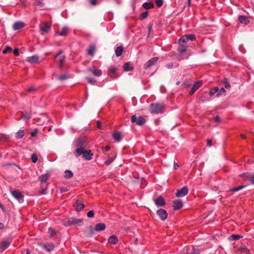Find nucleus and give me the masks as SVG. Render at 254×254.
<instances>
[{
  "label": "nucleus",
  "mask_w": 254,
  "mask_h": 254,
  "mask_svg": "<svg viewBox=\"0 0 254 254\" xmlns=\"http://www.w3.org/2000/svg\"><path fill=\"white\" fill-rule=\"evenodd\" d=\"M165 105L163 103H154L149 105V111L152 114H162L164 112Z\"/></svg>",
  "instance_id": "obj_1"
},
{
  "label": "nucleus",
  "mask_w": 254,
  "mask_h": 254,
  "mask_svg": "<svg viewBox=\"0 0 254 254\" xmlns=\"http://www.w3.org/2000/svg\"><path fill=\"white\" fill-rule=\"evenodd\" d=\"M63 225L65 226H69L71 225L81 226L83 225V220L81 219L76 218L75 217L67 218L63 220Z\"/></svg>",
  "instance_id": "obj_2"
},
{
  "label": "nucleus",
  "mask_w": 254,
  "mask_h": 254,
  "mask_svg": "<svg viewBox=\"0 0 254 254\" xmlns=\"http://www.w3.org/2000/svg\"><path fill=\"white\" fill-rule=\"evenodd\" d=\"M87 145L86 140L82 138H78L75 141V146L76 149L74 152V155L78 154V151L80 152L85 149Z\"/></svg>",
  "instance_id": "obj_3"
},
{
  "label": "nucleus",
  "mask_w": 254,
  "mask_h": 254,
  "mask_svg": "<svg viewBox=\"0 0 254 254\" xmlns=\"http://www.w3.org/2000/svg\"><path fill=\"white\" fill-rule=\"evenodd\" d=\"M80 155H82V157L86 160L89 161L92 159V156L93 155V153H92L91 150H87L86 149L78 152V154L75 155L76 157H78Z\"/></svg>",
  "instance_id": "obj_4"
},
{
  "label": "nucleus",
  "mask_w": 254,
  "mask_h": 254,
  "mask_svg": "<svg viewBox=\"0 0 254 254\" xmlns=\"http://www.w3.org/2000/svg\"><path fill=\"white\" fill-rule=\"evenodd\" d=\"M146 119L142 116H139L138 118L134 115L131 117V122L135 123L138 126H142L146 122Z\"/></svg>",
  "instance_id": "obj_5"
},
{
  "label": "nucleus",
  "mask_w": 254,
  "mask_h": 254,
  "mask_svg": "<svg viewBox=\"0 0 254 254\" xmlns=\"http://www.w3.org/2000/svg\"><path fill=\"white\" fill-rule=\"evenodd\" d=\"M17 116H19V119H17V121L21 119L27 121L31 118V112L30 111H19L17 113Z\"/></svg>",
  "instance_id": "obj_6"
},
{
  "label": "nucleus",
  "mask_w": 254,
  "mask_h": 254,
  "mask_svg": "<svg viewBox=\"0 0 254 254\" xmlns=\"http://www.w3.org/2000/svg\"><path fill=\"white\" fill-rule=\"evenodd\" d=\"M189 192V188L187 186H184L182 189L177 190L176 196L178 197H182L186 195Z\"/></svg>",
  "instance_id": "obj_7"
},
{
  "label": "nucleus",
  "mask_w": 254,
  "mask_h": 254,
  "mask_svg": "<svg viewBox=\"0 0 254 254\" xmlns=\"http://www.w3.org/2000/svg\"><path fill=\"white\" fill-rule=\"evenodd\" d=\"M117 68L115 66H111L108 70V75L113 78H117L119 76L117 73Z\"/></svg>",
  "instance_id": "obj_8"
},
{
  "label": "nucleus",
  "mask_w": 254,
  "mask_h": 254,
  "mask_svg": "<svg viewBox=\"0 0 254 254\" xmlns=\"http://www.w3.org/2000/svg\"><path fill=\"white\" fill-rule=\"evenodd\" d=\"M153 201L157 207H162L165 206L166 204L164 198L161 195L153 199Z\"/></svg>",
  "instance_id": "obj_9"
},
{
  "label": "nucleus",
  "mask_w": 254,
  "mask_h": 254,
  "mask_svg": "<svg viewBox=\"0 0 254 254\" xmlns=\"http://www.w3.org/2000/svg\"><path fill=\"white\" fill-rule=\"evenodd\" d=\"M158 60V57H153L143 65L145 69L149 68L150 67L155 65Z\"/></svg>",
  "instance_id": "obj_10"
},
{
  "label": "nucleus",
  "mask_w": 254,
  "mask_h": 254,
  "mask_svg": "<svg viewBox=\"0 0 254 254\" xmlns=\"http://www.w3.org/2000/svg\"><path fill=\"white\" fill-rule=\"evenodd\" d=\"M239 177L244 178L246 180H249L252 184H254V174L249 173H245L240 174Z\"/></svg>",
  "instance_id": "obj_11"
},
{
  "label": "nucleus",
  "mask_w": 254,
  "mask_h": 254,
  "mask_svg": "<svg viewBox=\"0 0 254 254\" xmlns=\"http://www.w3.org/2000/svg\"><path fill=\"white\" fill-rule=\"evenodd\" d=\"M88 70L96 77H100L102 74V70L97 68L96 66H94L89 68Z\"/></svg>",
  "instance_id": "obj_12"
},
{
  "label": "nucleus",
  "mask_w": 254,
  "mask_h": 254,
  "mask_svg": "<svg viewBox=\"0 0 254 254\" xmlns=\"http://www.w3.org/2000/svg\"><path fill=\"white\" fill-rule=\"evenodd\" d=\"M156 213L159 217L160 219L163 221L165 220L167 218L168 213L166 210L163 209H159L157 211Z\"/></svg>",
  "instance_id": "obj_13"
},
{
  "label": "nucleus",
  "mask_w": 254,
  "mask_h": 254,
  "mask_svg": "<svg viewBox=\"0 0 254 254\" xmlns=\"http://www.w3.org/2000/svg\"><path fill=\"white\" fill-rule=\"evenodd\" d=\"M73 206L76 211L79 212L81 211L84 207V203L80 200H77L73 204Z\"/></svg>",
  "instance_id": "obj_14"
},
{
  "label": "nucleus",
  "mask_w": 254,
  "mask_h": 254,
  "mask_svg": "<svg viewBox=\"0 0 254 254\" xmlns=\"http://www.w3.org/2000/svg\"><path fill=\"white\" fill-rule=\"evenodd\" d=\"M202 84V81L201 80H197L196 82H194L192 87L191 88V90L189 92V95H192L195 91L197 90L200 85Z\"/></svg>",
  "instance_id": "obj_15"
},
{
  "label": "nucleus",
  "mask_w": 254,
  "mask_h": 254,
  "mask_svg": "<svg viewBox=\"0 0 254 254\" xmlns=\"http://www.w3.org/2000/svg\"><path fill=\"white\" fill-rule=\"evenodd\" d=\"M183 202L181 199H177L173 202V207L175 210H178L182 208Z\"/></svg>",
  "instance_id": "obj_16"
},
{
  "label": "nucleus",
  "mask_w": 254,
  "mask_h": 254,
  "mask_svg": "<svg viewBox=\"0 0 254 254\" xmlns=\"http://www.w3.org/2000/svg\"><path fill=\"white\" fill-rule=\"evenodd\" d=\"M39 57L37 55H34L27 58V61L31 64H39Z\"/></svg>",
  "instance_id": "obj_17"
},
{
  "label": "nucleus",
  "mask_w": 254,
  "mask_h": 254,
  "mask_svg": "<svg viewBox=\"0 0 254 254\" xmlns=\"http://www.w3.org/2000/svg\"><path fill=\"white\" fill-rule=\"evenodd\" d=\"M40 28L42 32L47 33L50 30V26L46 22H43L40 24Z\"/></svg>",
  "instance_id": "obj_18"
},
{
  "label": "nucleus",
  "mask_w": 254,
  "mask_h": 254,
  "mask_svg": "<svg viewBox=\"0 0 254 254\" xmlns=\"http://www.w3.org/2000/svg\"><path fill=\"white\" fill-rule=\"evenodd\" d=\"M42 248L47 252H51L54 250L55 246L52 243H47L42 245Z\"/></svg>",
  "instance_id": "obj_19"
},
{
  "label": "nucleus",
  "mask_w": 254,
  "mask_h": 254,
  "mask_svg": "<svg viewBox=\"0 0 254 254\" xmlns=\"http://www.w3.org/2000/svg\"><path fill=\"white\" fill-rule=\"evenodd\" d=\"M238 20L241 23H243L245 25H247L250 22V21L248 19V17L244 15H240L238 17Z\"/></svg>",
  "instance_id": "obj_20"
},
{
  "label": "nucleus",
  "mask_w": 254,
  "mask_h": 254,
  "mask_svg": "<svg viewBox=\"0 0 254 254\" xmlns=\"http://www.w3.org/2000/svg\"><path fill=\"white\" fill-rule=\"evenodd\" d=\"M180 46L177 49V51L180 55H183L187 50V44H179Z\"/></svg>",
  "instance_id": "obj_21"
},
{
  "label": "nucleus",
  "mask_w": 254,
  "mask_h": 254,
  "mask_svg": "<svg viewBox=\"0 0 254 254\" xmlns=\"http://www.w3.org/2000/svg\"><path fill=\"white\" fill-rule=\"evenodd\" d=\"M96 50V46L94 44H92L89 46L87 51V54L91 56H93L94 55L95 51Z\"/></svg>",
  "instance_id": "obj_22"
},
{
  "label": "nucleus",
  "mask_w": 254,
  "mask_h": 254,
  "mask_svg": "<svg viewBox=\"0 0 254 254\" xmlns=\"http://www.w3.org/2000/svg\"><path fill=\"white\" fill-rule=\"evenodd\" d=\"M106 229V225L104 223H100L95 225V230L98 232L104 230Z\"/></svg>",
  "instance_id": "obj_23"
},
{
  "label": "nucleus",
  "mask_w": 254,
  "mask_h": 254,
  "mask_svg": "<svg viewBox=\"0 0 254 254\" xmlns=\"http://www.w3.org/2000/svg\"><path fill=\"white\" fill-rule=\"evenodd\" d=\"M118 241V237L115 235H112L108 238V242L111 244H116Z\"/></svg>",
  "instance_id": "obj_24"
},
{
  "label": "nucleus",
  "mask_w": 254,
  "mask_h": 254,
  "mask_svg": "<svg viewBox=\"0 0 254 254\" xmlns=\"http://www.w3.org/2000/svg\"><path fill=\"white\" fill-rule=\"evenodd\" d=\"M124 69L126 71H131L133 70V67L129 63L127 62L124 65Z\"/></svg>",
  "instance_id": "obj_25"
},
{
  "label": "nucleus",
  "mask_w": 254,
  "mask_h": 254,
  "mask_svg": "<svg viewBox=\"0 0 254 254\" xmlns=\"http://www.w3.org/2000/svg\"><path fill=\"white\" fill-rule=\"evenodd\" d=\"M68 29L67 27H64L61 31L58 32V35L65 36L68 33Z\"/></svg>",
  "instance_id": "obj_26"
},
{
  "label": "nucleus",
  "mask_w": 254,
  "mask_h": 254,
  "mask_svg": "<svg viewBox=\"0 0 254 254\" xmlns=\"http://www.w3.org/2000/svg\"><path fill=\"white\" fill-rule=\"evenodd\" d=\"M142 6L145 9L148 10V9H150L154 8V5L152 2H144V3H143Z\"/></svg>",
  "instance_id": "obj_27"
},
{
  "label": "nucleus",
  "mask_w": 254,
  "mask_h": 254,
  "mask_svg": "<svg viewBox=\"0 0 254 254\" xmlns=\"http://www.w3.org/2000/svg\"><path fill=\"white\" fill-rule=\"evenodd\" d=\"M226 91L225 89L223 87H222L219 89H218V90L217 91L216 96L217 97H219L221 96H224L226 95Z\"/></svg>",
  "instance_id": "obj_28"
},
{
  "label": "nucleus",
  "mask_w": 254,
  "mask_h": 254,
  "mask_svg": "<svg viewBox=\"0 0 254 254\" xmlns=\"http://www.w3.org/2000/svg\"><path fill=\"white\" fill-rule=\"evenodd\" d=\"M188 36H186V35H184L182 36L179 40V44H187V42H188Z\"/></svg>",
  "instance_id": "obj_29"
},
{
  "label": "nucleus",
  "mask_w": 254,
  "mask_h": 254,
  "mask_svg": "<svg viewBox=\"0 0 254 254\" xmlns=\"http://www.w3.org/2000/svg\"><path fill=\"white\" fill-rule=\"evenodd\" d=\"M123 51V47L122 46H119L116 48L115 54L117 57H119L122 55Z\"/></svg>",
  "instance_id": "obj_30"
},
{
  "label": "nucleus",
  "mask_w": 254,
  "mask_h": 254,
  "mask_svg": "<svg viewBox=\"0 0 254 254\" xmlns=\"http://www.w3.org/2000/svg\"><path fill=\"white\" fill-rule=\"evenodd\" d=\"M243 237L242 236L240 235H232L228 238V240L230 241H236L241 239Z\"/></svg>",
  "instance_id": "obj_31"
},
{
  "label": "nucleus",
  "mask_w": 254,
  "mask_h": 254,
  "mask_svg": "<svg viewBox=\"0 0 254 254\" xmlns=\"http://www.w3.org/2000/svg\"><path fill=\"white\" fill-rule=\"evenodd\" d=\"M238 251L244 254H250V251L247 247L240 248Z\"/></svg>",
  "instance_id": "obj_32"
},
{
  "label": "nucleus",
  "mask_w": 254,
  "mask_h": 254,
  "mask_svg": "<svg viewBox=\"0 0 254 254\" xmlns=\"http://www.w3.org/2000/svg\"><path fill=\"white\" fill-rule=\"evenodd\" d=\"M10 138L9 135H7L5 134H0V141H7L9 140Z\"/></svg>",
  "instance_id": "obj_33"
},
{
  "label": "nucleus",
  "mask_w": 254,
  "mask_h": 254,
  "mask_svg": "<svg viewBox=\"0 0 254 254\" xmlns=\"http://www.w3.org/2000/svg\"><path fill=\"white\" fill-rule=\"evenodd\" d=\"M49 176L50 175L48 174H45L41 175V178H40L41 183H46L49 177Z\"/></svg>",
  "instance_id": "obj_34"
},
{
  "label": "nucleus",
  "mask_w": 254,
  "mask_h": 254,
  "mask_svg": "<svg viewBox=\"0 0 254 254\" xmlns=\"http://www.w3.org/2000/svg\"><path fill=\"white\" fill-rule=\"evenodd\" d=\"M113 138L117 141H120L121 140V133L120 132H116L113 133Z\"/></svg>",
  "instance_id": "obj_35"
},
{
  "label": "nucleus",
  "mask_w": 254,
  "mask_h": 254,
  "mask_svg": "<svg viewBox=\"0 0 254 254\" xmlns=\"http://www.w3.org/2000/svg\"><path fill=\"white\" fill-rule=\"evenodd\" d=\"M222 83L224 85L225 88L226 89H230L231 85L226 78H224L222 80Z\"/></svg>",
  "instance_id": "obj_36"
},
{
  "label": "nucleus",
  "mask_w": 254,
  "mask_h": 254,
  "mask_svg": "<svg viewBox=\"0 0 254 254\" xmlns=\"http://www.w3.org/2000/svg\"><path fill=\"white\" fill-rule=\"evenodd\" d=\"M218 90V87H214L213 88H211L209 91V95L210 96H212L214 95L215 93L217 94Z\"/></svg>",
  "instance_id": "obj_37"
},
{
  "label": "nucleus",
  "mask_w": 254,
  "mask_h": 254,
  "mask_svg": "<svg viewBox=\"0 0 254 254\" xmlns=\"http://www.w3.org/2000/svg\"><path fill=\"white\" fill-rule=\"evenodd\" d=\"M17 200L20 203L23 201V195L22 194L21 192L18 190H17Z\"/></svg>",
  "instance_id": "obj_38"
},
{
  "label": "nucleus",
  "mask_w": 254,
  "mask_h": 254,
  "mask_svg": "<svg viewBox=\"0 0 254 254\" xmlns=\"http://www.w3.org/2000/svg\"><path fill=\"white\" fill-rule=\"evenodd\" d=\"M245 187V186H244L243 185H241V186H240L239 187L232 188V189H230L229 190V191H231V192H236V191H238L243 189Z\"/></svg>",
  "instance_id": "obj_39"
},
{
  "label": "nucleus",
  "mask_w": 254,
  "mask_h": 254,
  "mask_svg": "<svg viewBox=\"0 0 254 254\" xmlns=\"http://www.w3.org/2000/svg\"><path fill=\"white\" fill-rule=\"evenodd\" d=\"M64 173V178L65 179H70L72 177L73 175V173L70 170H65Z\"/></svg>",
  "instance_id": "obj_40"
},
{
  "label": "nucleus",
  "mask_w": 254,
  "mask_h": 254,
  "mask_svg": "<svg viewBox=\"0 0 254 254\" xmlns=\"http://www.w3.org/2000/svg\"><path fill=\"white\" fill-rule=\"evenodd\" d=\"M86 80L87 81V82L92 84V85H95L96 83V80L94 79V78H91V77H86L85 78Z\"/></svg>",
  "instance_id": "obj_41"
},
{
  "label": "nucleus",
  "mask_w": 254,
  "mask_h": 254,
  "mask_svg": "<svg viewBox=\"0 0 254 254\" xmlns=\"http://www.w3.org/2000/svg\"><path fill=\"white\" fill-rule=\"evenodd\" d=\"M68 77H69V76L68 74H61L59 76L58 79L60 80L63 81V80L67 79L68 78Z\"/></svg>",
  "instance_id": "obj_42"
},
{
  "label": "nucleus",
  "mask_w": 254,
  "mask_h": 254,
  "mask_svg": "<svg viewBox=\"0 0 254 254\" xmlns=\"http://www.w3.org/2000/svg\"><path fill=\"white\" fill-rule=\"evenodd\" d=\"M25 134V132L24 130H19L17 131V138H22Z\"/></svg>",
  "instance_id": "obj_43"
},
{
  "label": "nucleus",
  "mask_w": 254,
  "mask_h": 254,
  "mask_svg": "<svg viewBox=\"0 0 254 254\" xmlns=\"http://www.w3.org/2000/svg\"><path fill=\"white\" fill-rule=\"evenodd\" d=\"M25 26V23L22 21H17V30L21 29Z\"/></svg>",
  "instance_id": "obj_44"
},
{
  "label": "nucleus",
  "mask_w": 254,
  "mask_h": 254,
  "mask_svg": "<svg viewBox=\"0 0 254 254\" xmlns=\"http://www.w3.org/2000/svg\"><path fill=\"white\" fill-rule=\"evenodd\" d=\"M9 245V243L7 241H3L0 243V248L2 249L1 252L3 250L6 248Z\"/></svg>",
  "instance_id": "obj_45"
},
{
  "label": "nucleus",
  "mask_w": 254,
  "mask_h": 254,
  "mask_svg": "<svg viewBox=\"0 0 254 254\" xmlns=\"http://www.w3.org/2000/svg\"><path fill=\"white\" fill-rule=\"evenodd\" d=\"M17 4L21 5L22 7H25L27 2L26 0H19L18 2H17Z\"/></svg>",
  "instance_id": "obj_46"
},
{
  "label": "nucleus",
  "mask_w": 254,
  "mask_h": 254,
  "mask_svg": "<svg viewBox=\"0 0 254 254\" xmlns=\"http://www.w3.org/2000/svg\"><path fill=\"white\" fill-rule=\"evenodd\" d=\"M148 15V11H146L141 13V14L139 16V19L140 20H143L144 19H145Z\"/></svg>",
  "instance_id": "obj_47"
},
{
  "label": "nucleus",
  "mask_w": 254,
  "mask_h": 254,
  "mask_svg": "<svg viewBox=\"0 0 254 254\" xmlns=\"http://www.w3.org/2000/svg\"><path fill=\"white\" fill-rule=\"evenodd\" d=\"M114 157L109 156L108 157L107 160L105 162V164H106V165H109L111 164L114 161Z\"/></svg>",
  "instance_id": "obj_48"
},
{
  "label": "nucleus",
  "mask_w": 254,
  "mask_h": 254,
  "mask_svg": "<svg viewBox=\"0 0 254 254\" xmlns=\"http://www.w3.org/2000/svg\"><path fill=\"white\" fill-rule=\"evenodd\" d=\"M64 60H65L64 56H62L60 57V59L59 60V67H62V66L63 65Z\"/></svg>",
  "instance_id": "obj_49"
},
{
  "label": "nucleus",
  "mask_w": 254,
  "mask_h": 254,
  "mask_svg": "<svg viewBox=\"0 0 254 254\" xmlns=\"http://www.w3.org/2000/svg\"><path fill=\"white\" fill-rule=\"evenodd\" d=\"M191 85H192V83L191 82H190L189 81H186L183 83L182 86L183 88H186V87L191 86Z\"/></svg>",
  "instance_id": "obj_50"
},
{
  "label": "nucleus",
  "mask_w": 254,
  "mask_h": 254,
  "mask_svg": "<svg viewBox=\"0 0 254 254\" xmlns=\"http://www.w3.org/2000/svg\"><path fill=\"white\" fill-rule=\"evenodd\" d=\"M186 36H188V40H190L191 41H194L196 39V37L194 34H187Z\"/></svg>",
  "instance_id": "obj_51"
},
{
  "label": "nucleus",
  "mask_w": 254,
  "mask_h": 254,
  "mask_svg": "<svg viewBox=\"0 0 254 254\" xmlns=\"http://www.w3.org/2000/svg\"><path fill=\"white\" fill-rule=\"evenodd\" d=\"M11 52H12V49L9 46H6L5 47V48L3 50L2 54H6L8 53H10Z\"/></svg>",
  "instance_id": "obj_52"
},
{
  "label": "nucleus",
  "mask_w": 254,
  "mask_h": 254,
  "mask_svg": "<svg viewBox=\"0 0 254 254\" xmlns=\"http://www.w3.org/2000/svg\"><path fill=\"white\" fill-rule=\"evenodd\" d=\"M48 233L52 237L56 233V232L54 229L50 227L48 229Z\"/></svg>",
  "instance_id": "obj_53"
},
{
  "label": "nucleus",
  "mask_w": 254,
  "mask_h": 254,
  "mask_svg": "<svg viewBox=\"0 0 254 254\" xmlns=\"http://www.w3.org/2000/svg\"><path fill=\"white\" fill-rule=\"evenodd\" d=\"M156 5L158 7H160L162 6L163 4V0H155Z\"/></svg>",
  "instance_id": "obj_54"
},
{
  "label": "nucleus",
  "mask_w": 254,
  "mask_h": 254,
  "mask_svg": "<svg viewBox=\"0 0 254 254\" xmlns=\"http://www.w3.org/2000/svg\"><path fill=\"white\" fill-rule=\"evenodd\" d=\"M31 160L34 163H35L38 160V157L35 154H32L31 155Z\"/></svg>",
  "instance_id": "obj_55"
},
{
  "label": "nucleus",
  "mask_w": 254,
  "mask_h": 254,
  "mask_svg": "<svg viewBox=\"0 0 254 254\" xmlns=\"http://www.w3.org/2000/svg\"><path fill=\"white\" fill-rule=\"evenodd\" d=\"M87 216L89 218H92L94 216V212L92 210L88 211L87 213Z\"/></svg>",
  "instance_id": "obj_56"
},
{
  "label": "nucleus",
  "mask_w": 254,
  "mask_h": 254,
  "mask_svg": "<svg viewBox=\"0 0 254 254\" xmlns=\"http://www.w3.org/2000/svg\"><path fill=\"white\" fill-rule=\"evenodd\" d=\"M61 193L65 192L68 191V189L65 187H61L59 189Z\"/></svg>",
  "instance_id": "obj_57"
},
{
  "label": "nucleus",
  "mask_w": 254,
  "mask_h": 254,
  "mask_svg": "<svg viewBox=\"0 0 254 254\" xmlns=\"http://www.w3.org/2000/svg\"><path fill=\"white\" fill-rule=\"evenodd\" d=\"M102 149L104 151H108L110 150V147L109 145H106L105 147L102 146Z\"/></svg>",
  "instance_id": "obj_58"
},
{
  "label": "nucleus",
  "mask_w": 254,
  "mask_h": 254,
  "mask_svg": "<svg viewBox=\"0 0 254 254\" xmlns=\"http://www.w3.org/2000/svg\"><path fill=\"white\" fill-rule=\"evenodd\" d=\"M37 4L40 7H43L44 6V3L40 0H37Z\"/></svg>",
  "instance_id": "obj_59"
},
{
  "label": "nucleus",
  "mask_w": 254,
  "mask_h": 254,
  "mask_svg": "<svg viewBox=\"0 0 254 254\" xmlns=\"http://www.w3.org/2000/svg\"><path fill=\"white\" fill-rule=\"evenodd\" d=\"M152 28V24H149L147 26V29H148V35L150 34Z\"/></svg>",
  "instance_id": "obj_60"
},
{
  "label": "nucleus",
  "mask_w": 254,
  "mask_h": 254,
  "mask_svg": "<svg viewBox=\"0 0 254 254\" xmlns=\"http://www.w3.org/2000/svg\"><path fill=\"white\" fill-rule=\"evenodd\" d=\"M199 252L198 250H195V249H193L192 251L191 252L190 254H199Z\"/></svg>",
  "instance_id": "obj_61"
},
{
  "label": "nucleus",
  "mask_w": 254,
  "mask_h": 254,
  "mask_svg": "<svg viewBox=\"0 0 254 254\" xmlns=\"http://www.w3.org/2000/svg\"><path fill=\"white\" fill-rule=\"evenodd\" d=\"M199 100L201 101L202 102H204L206 101L207 100L205 96L204 95H202L199 97Z\"/></svg>",
  "instance_id": "obj_62"
},
{
  "label": "nucleus",
  "mask_w": 254,
  "mask_h": 254,
  "mask_svg": "<svg viewBox=\"0 0 254 254\" xmlns=\"http://www.w3.org/2000/svg\"><path fill=\"white\" fill-rule=\"evenodd\" d=\"M214 121L216 123H219L220 121V118L218 116H216L214 118Z\"/></svg>",
  "instance_id": "obj_63"
},
{
  "label": "nucleus",
  "mask_w": 254,
  "mask_h": 254,
  "mask_svg": "<svg viewBox=\"0 0 254 254\" xmlns=\"http://www.w3.org/2000/svg\"><path fill=\"white\" fill-rule=\"evenodd\" d=\"M46 190H47V188L46 187L45 188H43L42 190H41V191H40V194H46Z\"/></svg>",
  "instance_id": "obj_64"
}]
</instances>
